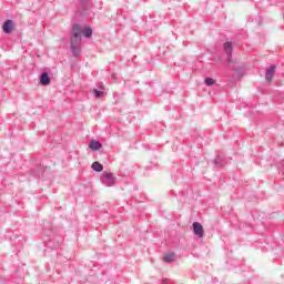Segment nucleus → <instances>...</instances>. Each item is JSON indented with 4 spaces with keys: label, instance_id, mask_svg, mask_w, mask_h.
Masks as SVG:
<instances>
[{
    "label": "nucleus",
    "instance_id": "1",
    "mask_svg": "<svg viewBox=\"0 0 284 284\" xmlns=\"http://www.w3.org/2000/svg\"><path fill=\"white\" fill-rule=\"evenodd\" d=\"M83 36L90 39L92 37V28L74 24L71 31V51L73 57L81 54V37Z\"/></svg>",
    "mask_w": 284,
    "mask_h": 284
},
{
    "label": "nucleus",
    "instance_id": "2",
    "mask_svg": "<svg viewBox=\"0 0 284 284\" xmlns=\"http://www.w3.org/2000/svg\"><path fill=\"white\" fill-rule=\"evenodd\" d=\"M101 183H103V185H105L106 187L114 186V175L108 171H104L101 175Z\"/></svg>",
    "mask_w": 284,
    "mask_h": 284
},
{
    "label": "nucleus",
    "instance_id": "3",
    "mask_svg": "<svg viewBox=\"0 0 284 284\" xmlns=\"http://www.w3.org/2000/svg\"><path fill=\"white\" fill-rule=\"evenodd\" d=\"M193 232L195 236H199V239H203L205 231L203 230V225L199 222L193 223Z\"/></svg>",
    "mask_w": 284,
    "mask_h": 284
},
{
    "label": "nucleus",
    "instance_id": "4",
    "mask_svg": "<svg viewBox=\"0 0 284 284\" xmlns=\"http://www.w3.org/2000/svg\"><path fill=\"white\" fill-rule=\"evenodd\" d=\"M224 52L226 54V64L232 63V42L224 43Z\"/></svg>",
    "mask_w": 284,
    "mask_h": 284
},
{
    "label": "nucleus",
    "instance_id": "5",
    "mask_svg": "<svg viewBox=\"0 0 284 284\" xmlns=\"http://www.w3.org/2000/svg\"><path fill=\"white\" fill-rule=\"evenodd\" d=\"M2 30H3L4 34H10V32H12V30H14V21H12V20L4 21V23L2 26Z\"/></svg>",
    "mask_w": 284,
    "mask_h": 284
},
{
    "label": "nucleus",
    "instance_id": "6",
    "mask_svg": "<svg viewBox=\"0 0 284 284\" xmlns=\"http://www.w3.org/2000/svg\"><path fill=\"white\" fill-rule=\"evenodd\" d=\"M276 72V65H271L268 69H266L265 79L268 81V83H272V79H274V73Z\"/></svg>",
    "mask_w": 284,
    "mask_h": 284
},
{
    "label": "nucleus",
    "instance_id": "7",
    "mask_svg": "<svg viewBox=\"0 0 284 284\" xmlns=\"http://www.w3.org/2000/svg\"><path fill=\"white\" fill-rule=\"evenodd\" d=\"M51 81L52 80L50 79V75H48V72L41 73V75H40V84L41 85H50Z\"/></svg>",
    "mask_w": 284,
    "mask_h": 284
},
{
    "label": "nucleus",
    "instance_id": "8",
    "mask_svg": "<svg viewBox=\"0 0 284 284\" xmlns=\"http://www.w3.org/2000/svg\"><path fill=\"white\" fill-rule=\"evenodd\" d=\"M101 148H103V144H101V142L99 141L91 140V142L89 143V149L93 152H98V150H101Z\"/></svg>",
    "mask_w": 284,
    "mask_h": 284
},
{
    "label": "nucleus",
    "instance_id": "9",
    "mask_svg": "<svg viewBox=\"0 0 284 284\" xmlns=\"http://www.w3.org/2000/svg\"><path fill=\"white\" fill-rule=\"evenodd\" d=\"M90 6H91L90 0H80L79 7H80L82 10H90Z\"/></svg>",
    "mask_w": 284,
    "mask_h": 284
},
{
    "label": "nucleus",
    "instance_id": "10",
    "mask_svg": "<svg viewBox=\"0 0 284 284\" xmlns=\"http://www.w3.org/2000/svg\"><path fill=\"white\" fill-rule=\"evenodd\" d=\"M91 168L94 172H103V164L100 162H93Z\"/></svg>",
    "mask_w": 284,
    "mask_h": 284
},
{
    "label": "nucleus",
    "instance_id": "11",
    "mask_svg": "<svg viewBox=\"0 0 284 284\" xmlns=\"http://www.w3.org/2000/svg\"><path fill=\"white\" fill-rule=\"evenodd\" d=\"M92 94L95 97V99H102V97H105V91H99L98 89H92Z\"/></svg>",
    "mask_w": 284,
    "mask_h": 284
},
{
    "label": "nucleus",
    "instance_id": "12",
    "mask_svg": "<svg viewBox=\"0 0 284 284\" xmlns=\"http://www.w3.org/2000/svg\"><path fill=\"white\" fill-rule=\"evenodd\" d=\"M175 256L176 255H174V253H169V254L164 255L163 261L165 263H172V262H174Z\"/></svg>",
    "mask_w": 284,
    "mask_h": 284
},
{
    "label": "nucleus",
    "instance_id": "13",
    "mask_svg": "<svg viewBox=\"0 0 284 284\" xmlns=\"http://www.w3.org/2000/svg\"><path fill=\"white\" fill-rule=\"evenodd\" d=\"M204 83L209 87L214 85V83H216V80L212 79V78H205Z\"/></svg>",
    "mask_w": 284,
    "mask_h": 284
},
{
    "label": "nucleus",
    "instance_id": "14",
    "mask_svg": "<svg viewBox=\"0 0 284 284\" xmlns=\"http://www.w3.org/2000/svg\"><path fill=\"white\" fill-rule=\"evenodd\" d=\"M215 165H217L219 168H223L225 164L223 163V160L221 159V156H217L214 161Z\"/></svg>",
    "mask_w": 284,
    "mask_h": 284
},
{
    "label": "nucleus",
    "instance_id": "15",
    "mask_svg": "<svg viewBox=\"0 0 284 284\" xmlns=\"http://www.w3.org/2000/svg\"><path fill=\"white\" fill-rule=\"evenodd\" d=\"M98 88H99V90L102 91V92L105 91V87L103 85V83H100Z\"/></svg>",
    "mask_w": 284,
    "mask_h": 284
}]
</instances>
